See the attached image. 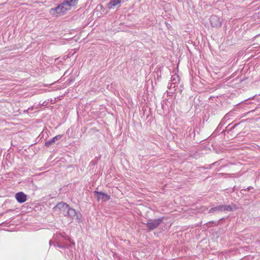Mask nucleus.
<instances>
[{"instance_id":"1","label":"nucleus","mask_w":260,"mask_h":260,"mask_svg":"<svg viewBox=\"0 0 260 260\" xmlns=\"http://www.w3.org/2000/svg\"><path fill=\"white\" fill-rule=\"evenodd\" d=\"M52 244L55 247L64 249L65 252L68 254L69 258L73 256V253L75 250V243L64 233L57 234L54 242L52 240L49 241L50 246Z\"/></svg>"},{"instance_id":"2","label":"nucleus","mask_w":260,"mask_h":260,"mask_svg":"<svg viewBox=\"0 0 260 260\" xmlns=\"http://www.w3.org/2000/svg\"><path fill=\"white\" fill-rule=\"evenodd\" d=\"M78 0H64L57 7L52 8V11H55L57 14H63L67 11L70 10L72 7L77 4Z\"/></svg>"},{"instance_id":"3","label":"nucleus","mask_w":260,"mask_h":260,"mask_svg":"<svg viewBox=\"0 0 260 260\" xmlns=\"http://www.w3.org/2000/svg\"><path fill=\"white\" fill-rule=\"evenodd\" d=\"M55 208L58 209L65 216L74 217L77 214L75 210L70 208L69 205L64 203H59Z\"/></svg>"},{"instance_id":"4","label":"nucleus","mask_w":260,"mask_h":260,"mask_svg":"<svg viewBox=\"0 0 260 260\" xmlns=\"http://www.w3.org/2000/svg\"><path fill=\"white\" fill-rule=\"evenodd\" d=\"M164 218V217H162L154 219H150L146 224V226L150 231L156 229L162 222Z\"/></svg>"},{"instance_id":"5","label":"nucleus","mask_w":260,"mask_h":260,"mask_svg":"<svg viewBox=\"0 0 260 260\" xmlns=\"http://www.w3.org/2000/svg\"><path fill=\"white\" fill-rule=\"evenodd\" d=\"M93 193L98 201H102L103 202H106L109 200L110 199L109 195L103 192L94 191Z\"/></svg>"},{"instance_id":"6","label":"nucleus","mask_w":260,"mask_h":260,"mask_svg":"<svg viewBox=\"0 0 260 260\" xmlns=\"http://www.w3.org/2000/svg\"><path fill=\"white\" fill-rule=\"evenodd\" d=\"M210 22L212 26L218 27L221 26V22L219 18L216 15H212L210 17Z\"/></svg>"},{"instance_id":"7","label":"nucleus","mask_w":260,"mask_h":260,"mask_svg":"<svg viewBox=\"0 0 260 260\" xmlns=\"http://www.w3.org/2000/svg\"><path fill=\"white\" fill-rule=\"evenodd\" d=\"M15 198L19 203H23L27 200L26 195L23 192H19L15 194Z\"/></svg>"},{"instance_id":"8","label":"nucleus","mask_w":260,"mask_h":260,"mask_svg":"<svg viewBox=\"0 0 260 260\" xmlns=\"http://www.w3.org/2000/svg\"><path fill=\"white\" fill-rule=\"evenodd\" d=\"M172 77L171 82H173L176 84H178L180 81V78L179 75L177 74L176 70H173L172 72Z\"/></svg>"},{"instance_id":"9","label":"nucleus","mask_w":260,"mask_h":260,"mask_svg":"<svg viewBox=\"0 0 260 260\" xmlns=\"http://www.w3.org/2000/svg\"><path fill=\"white\" fill-rule=\"evenodd\" d=\"M62 137L61 135H58L56 136L55 137L52 138V139L47 141L45 143V146L49 147L53 143H55V141L59 140Z\"/></svg>"},{"instance_id":"10","label":"nucleus","mask_w":260,"mask_h":260,"mask_svg":"<svg viewBox=\"0 0 260 260\" xmlns=\"http://www.w3.org/2000/svg\"><path fill=\"white\" fill-rule=\"evenodd\" d=\"M223 212H232L237 209L236 206L232 204L231 205H223Z\"/></svg>"},{"instance_id":"11","label":"nucleus","mask_w":260,"mask_h":260,"mask_svg":"<svg viewBox=\"0 0 260 260\" xmlns=\"http://www.w3.org/2000/svg\"><path fill=\"white\" fill-rule=\"evenodd\" d=\"M121 0H111L108 5L109 9H114L115 7L120 6Z\"/></svg>"},{"instance_id":"12","label":"nucleus","mask_w":260,"mask_h":260,"mask_svg":"<svg viewBox=\"0 0 260 260\" xmlns=\"http://www.w3.org/2000/svg\"><path fill=\"white\" fill-rule=\"evenodd\" d=\"M221 212H223V205H220L213 207V208H211L209 211V213Z\"/></svg>"},{"instance_id":"13","label":"nucleus","mask_w":260,"mask_h":260,"mask_svg":"<svg viewBox=\"0 0 260 260\" xmlns=\"http://www.w3.org/2000/svg\"><path fill=\"white\" fill-rule=\"evenodd\" d=\"M176 84L174 83L173 82H171L170 83H169L168 84V87L170 89L171 88H175L176 86Z\"/></svg>"},{"instance_id":"14","label":"nucleus","mask_w":260,"mask_h":260,"mask_svg":"<svg viewBox=\"0 0 260 260\" xmlns=\"http://www.w3.org/2000/svg\"><path fill=\"white\" fill-rule=\"evenodd\" d=\"M221 219H220L218 221H215L214 222L213 221H209V223H215L216 225L218 224L219 221L221 220Z\"/></svg>"},{"instance_id":"15","label":"nucleus","mask_w":260,"mask_h":260,"mask_svg":"<svg viewBox=\"0 0 260 260\" xmlns=\"http://www.w3.org/2000/svg\"><path fill=\"white\" fill-rule=\"evenodd\" d=\"M251 189H253V187L252 186H249L248 187L246 190H250Z\"/></svg>"},{"instance_id":"16","label":"nucleus","mask_w":260,"mask_h":260,"mask_svg":"<svg viewBox=\"0 0 260 260\" xmlns=\"http://www.w3.org/2000/svg\"><path fill=\"white\" fill-rule=\"evenodd\" d=\"M33 109H34L33 107H29V108H28V109H27V111H31V110H33Z\"/></svg>"},{"instance_id":"17","label":"nucleus","mask_w":260,"mask_h":260,"mask_svg":"<svg viewBox=\"0 0 260 260\" xmlns=\"http://www.w3.org/2000/svg\"><path fill=\"white\" fill-rule=\"evenodd\" d=\"M217 162H214V163L212 164L211 165V166H214V165H216Z\"/></svg>"},{"instance_id":"18","label":"nucleus","mask_w":260,"mask_h":260,"mask_svg":"<svg viewBox=\"0 0 260 260\" xmlns=\"http://www.w3.org/2000/svg\"><path fill=\"white\" fill-rule=\"evenodd\" d=\"M259 36V35H257L255 37H257V36Z\"/></svg>"}]
</instances>
